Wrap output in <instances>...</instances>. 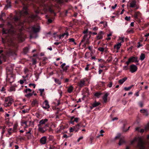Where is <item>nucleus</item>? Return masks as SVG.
<instances>
[{"instance_id":"nucleus-36","label":"nucleus","mask_w":149,"mask_h":149,"mask_svg":"<svg viewBox=\"0 0 149 149\" xmlns=\"http://www.w3.org/2000/svg\"><path fill=\"white\" fill-rule=\"evenodd\" d=\"M47 9L49 10V11L51 13H54V11L53 10L51 9V8H50L49 7H48Z\"/></svg>"},{"instance_id":"nucleus-17","label":"nucleus","mask_w":149,"mask_h":149,"mask_svg":"<svg viewBox=\"0 0 149 149\" xmlns=\"http://www.w3.org/2000/svg\"><path fill=\"white\" fill-rule=\"evenodd\" d=\"M100 104V102H96L95 101L91 104V106L90 107V108L91 109H92L93 108L99 106Z\"/></svg>"},{"instance_id":"nucleus-26","label":"nucleus","mask_w":149,"mask_h":149,"mask_svg":"<svg viewBox=\"0 0 149 149\" xmlns=\"http://www.w3.org/2000/svg\"><path fill=\"white\" fill-rule=\"evenodd\" d=\"M68 36V33L67 32H66L63 33L61 35H60L59 37H63L65 36V37H67Z\"/></svg>"},{"instance_id":"nucleus-56","label":"nucleus","mask_w":149,"mask_h":149,"mask_svg":"<svg viewBox=\"0 0 149 149\" xmlns=\"http://www.w3.org/2000/svg\"><path fill=\"white\" fill-rule=\"evenodd\" d=\"M88 29L84 31L83 32V33L84 34L88 33Z\"/></svg>"},{"instance_id":"nucleus-5","label":"nucleus","mask_w":149,"mask_h":149,"mask_svg":"<svg viewBox=\"0 0 149 149\" xmlns=\"http://www.w3.org/2000/svg\"><path fill=\"white\" fill-rule=\"evenodd\" d=\"M48 124H46L43 127H42V126H38V130L39 131L42 133L45 132L47 130L46 128L47 127H48Z\"/></svg>"},{"instance_id":"nucleus-42","label":"nucleus","mask_w":149,"mask_h":149,"mask_svg":"<svg viewBox=\"0 0 149 149\" xmlns=\"http://www.w3.org/2000/svg\"><path fill=\"white\" fill-rule=\"evenodd\" d=\"M70 132H72L73 131H74V127H73V128L70 127Z\"/></svg>"},{"instance_id":"nucleus-29","label":"nucleus","mask_w":149,"mask_h":149,"mask_svg":"<svg viewBox=\"0 0 149 149\" xmlns=\"http://www.w3.org/2000/svg\"><path fill=\"white\" fill-rule=\"evenodd\" d=\"M101 93L100 92H96L94 94V95L97 98H99L101 95Z\"/></svg>"},{"instance_id":"nucleus-54","label":"nucleus","mask_w":149,"mask_h":149,"mask_svg":"<svg viewBox=\"0 0 149 149\" xmlns=\"http://www.w3.org/2000/svg\"><path fill=\"white\" fill-rule=\"evenodd\" d=\"M144 129H140L139 130V132L141 133H143L144 132Z\"/></svg>"},{"instance_id":"nucleus-11","label":"nucleus","mask_w":149,"mask_h":149,"mask_svg":"<svg viewBox=\"0 0 149 149\" xmlns=\"http://www.w3.org/2000/svg\"><path fill=\"white\" fill-rule=\"evenodd\" d=\"M48 121V119L46 118L43 119L40 121L38 126H42V125L45 124Z\"/></svg>"},{"instance_id":"nucleus-14","label":"nucleus","mask_w":149,"mask_h":149,"mask_svg":"<svg viewBox=\"0 0 149 149\" xmlns=\"http://www.w3.org/2000/svg\"><path fill=\"white\" fill-rule=\"evenodd\" d=\"M65 65L66 64L64 63L61 65V67L64 71L66 72V71L69 68V66L68 65L65 66Z\"/></svg>"},{"instance_id":"nucleus-31","label":"nucleus","mask_w":149,"mask_h":149,"mask_svg":"<svg viewBox=\"0 0 149 149\" xmlns=\"http://www.w3.org/2000/svg\"><path fill=\"white\" fill-rule=\"evenodd\" d=\"M133 86V85L128 87H125L124 88V89L126 91H128L130 90V89Z\"/></svg>"},{"instance_id":"nucleus-46","label":"nucleus","mask_w":149,"mask_h":149,"mask_svg":"<svg viewBox=\"0 0 149 149\" xmlns=\"http://www.w3.org/2000/svg\"><path fill=\"white\" fill-rule=\"evenodd\" d=\"M112 83L111 82H110V84L107 85V86L109 88L112 87Z\"/></svg>"},{"instance_id":"nucleus-43","label":"nucleus","mask_w":149,"mask_h":149,"mask_svg":"<svg viewBox=\"0 0 149 149\" xmlns=\"http://www.w3.org/2000/svg\"><path fill=\"white\" fill-rule=\"evenodd\" d=\"M131 62V61L130 60V59L129 58L128 60V61L126 62V63L127 64V65Z\"/></svg>"},{"instance_id":"nucleus-52","label":"nucleus","mask_w":149,"mask_h":149,"mask_svg":"<svg viewBox=\"0 0 149 149\" xmlns=\"http://www.w3.org/2000/svg\"><path fill=\"white\" fill-rule=\"evenodd\" d=\"M117 6V4H116L114 6H112L111 7V8L112 9H114L116 8Z\"/></svg>"},{"instance_id":"nucleus-7","label":"nucleus","mask_w":149,"mask_h":149,"mask_svg":"<svg viewBox=\"0 0 149 149\" xmlns=\"http://www.w3.org/2000/svg\"><path fill=\"white\" fill-rule=\"evenodd\" d=\"M40 29V27L38 25L34 26L31 28L32 30L36 33L39 32Z\"/></svg>"},{"instance_id":"nucleus-47","label":"nucleus","mask_w":149,"mask_h":149,"mask_svg":"<svg viewBox=\"0 0 149 149\" xmlns=\"http://www.w3.org/2000/svg\"><path fill=\"white\" fill-rule=\"evenodd\" d=\"M33 64L34 65L36 63V60L35 59H33Z\"/></svg>"},{"instance_id":"nucleus-3","label":"nucleus","mask_w":149,"mask_h":149,"mask_svg":"<svg viewBox=\"0 0 149 149\" xmlns=\"http://www.w3.org/2000/svg\"><path fill=\"white\" fill-rule=\"evenodd\" d=\"M13 102V99L10 97H8L5 98L4 105L5 107H9L11 105Z\"/></svg>"},{"instance_id":"nucleus-51","label":"nucleus","mask_w":149,"mask_h":149,"mask_svg":"<svg viewBox=\"0 0 149 149\" xmlns=\"http://www.w3.org/2000/svg\"><path fill=\"white\" fill-rule=\"evenodd\" d=\"M138 45L137 46V47L138 48H139L140 47H141L142 46V45L140 44L139 42H138Z\"/></svg>"},{"instance_id":"nucleus-9","label":"nucleus","mask_w":149,"mask_h":149,"mask_svg":"<svg viewBox=\"0 0 149 149\" xmlns=\"http://www.w3.org/2000/svg\"><path fill=\"white\" fill-rule=\"evenodd\" d=\"M42 107L44 109H48L49 107V106L48 104V101L47 100H45L42 104Z\"/></svg>"},{"instance_id":"nucleus-25","label":"nucleus","mask_w":149,"mask_h":149,"mask_svg":"<svg viewBox=\"0 0 149 149\" xmlns=\"http://www.w3.org/2000/svg\"><path fill=\"white\" fill-rule=\"evenodd\" d=\"M73 89V87L72 86H71L68 89V92L69 93H71Z\"/></svg>"},{"instance_id":"nucleus-44","label":"nucleus","mask_w":149,"mask_h":149,"mask_svg":"<svg viewBox=\"0 0 149 149\" xmlns=\"http://www.w3.org/2000/svg\"><path fill=\"white\" fill-rule=\"evenodd\" d=\"M89 64H87L86 65V67L85 68V70L86 71H88L89 68Z\"/></svg>"},{"instance_id":"nucleus-1","label":"nucleus","mask_w":149,"mask_h":149,"mask_svg":"<svg viewBox=\"0 0 149 149\" xmlns=\"http://www.w3.org/2000/svg\"><path fill=\"white\" fill-rule=\"evenodd\" d=\"M7 29L4 28L2 29V33L6 34H10L13 35L17 34L16 30L13 27L11 24L10 22H8L7 25Z\"/></svg>"},{"instance_id":"nucleus-22","label":"nucleus","mask_w":149,"mask_h":149,"mask_svg":"<svg viewBox=\"0 0 149 149\" xmlns=\"http://www.w3.org/2000/svg\"><path fill=\"white\" fill-rule=\"evenodd\" d=\"M140 111L141 113L143 114L144 115L146 116H147L148 115V113L146 110L145 109H141Z\"/></svg>"},{"instance_id":"nucleus-15","label":"nucleus","mask_w":149,"mask_h":149,"mask_svg":"<svg viewBox=\"0 0 149 149\" xmlns=\"http://www.w3.org/2000/svg\"><path fill=\"white\" fill-rule=\"evenodd\" d=\"M83 42H84V45L88 44L89 43V41L88 38H83L80 43Z\"/></svg>"},{"instance_id":"nucleus-19","label":"nucleus","mask_w":149,"mask_h":149,"mask_svg":"<svg viewBox=\"0 0 149 149\" xmlns=\"http://www.w3.org/2000/svg\"><path fill=\"white\" fill-rule=\"evenodd\" d=\"M136 6V1L135 0H134L131 1L130 3V7L131 8H134Z\"/></svg>"},{"instance_id":"nucleus-32","label":"nucleus","mask_w":149,"mask_h":149,"mask_svg":"<svg viewBox=\"0 0 149 149\" xmlns=\"http://www.w3.org/2000/svg\"><path fill=\"white\" fill-rule=\"evenodd\" d=\"M54 81L56 83L58 84L59 85L61 83V81L58 79H55Z\"/></svg>"},{"instance_id":"nucleus-33","label":"nucleus","mask_w":149,"mask_h":149,"mask_svg":"<svg viewBox=\"0 0 149 149\" xmlns=\"http://www.w3.org/2000/svg\"><path fill=\"white\" fill-rule=\"evenodd\" d=\"M105 49L102 47H99L98 48V50L100 52H103L104 51Z\"/></svg>"},{"instance_id":"nucleus-35","label":"nucleus","mask_w":149,"mask_h":149,"mask_svg":"<svg viewBox=\"0 0 149 149\" xmlns=\"http://www.w3.org/2000/svg\"><path fill=\"white\" fill-rule=\"evenodd\" d=\"M103 34V32L102 31H100L98 35L97 36V37H102V36L101 35Z\"/></svg>"},{"instance_id":"nucleus-50","label":"nucleus","mask_w":149,"mask_h":149,"mask_svg":"<svg viewBox=\"0 0 149 149\" xmlns=\"http://www.w3.org/2000/svg\"><path fill=\"white\" fill-rule=\"evenodd\" d=\"M14 20L16 21H18L19 19V18L18 17H15L14 18Z\"/></svg>"},{"instance_id":"nucleus-4","label":"nucleus","mask_w":149,"mask_h":149,"mask_svg":"<svg viewBox=\"0 0 149 149\" xmlns=\"http://www.w3.org/2000/svg\"><path fill=\"white\" fill-rule=\"evenodd\" d=\"M27 7L24 6L23 7V10L20 12L19 14L21 16L27 15L28 14L27 11Z\"/></svg>"},{"instance_id":"nucleus-62","label":"nucleus","mask_w":149,"mask_h":149,"mask_svg":"<svg viewBox=\"0 0 149 149\" xmlns=\"http://www.w3.org/2000/svg\"><path fill=\"white\" fill-rule=\"evenodd\" d=\"M98 29V28L97 27H95L93 28V30L94 31H96Z\"/></svg>"},{"instance_id":"nucleus-53","label":"nucleus","mask_w":149,"mask_h":149,"mask_svg":"<svg viewBox=\"0 0 149 149\" xmlns=\"http://www.w3.org/2000/svg\"><path fill=\"white\" fill-rule=\"evenodd\" d=\"M83 136H81V137H80L77 140V142H79L80 140H81L82 139H83Z\"/></svg>"},{"instance_id":"nucleus-57","label":"nucleus","mask_w":149,"mask_h":149,"mask_svg":"<svg viewBox=\"0 0 149 149\" xmlns=\"http://www.w3.org/2000/svg\"><path fill=\"white\" fill-rule=\"evenodd\" d=\"M60 43H61V42H55L54 43V44L55 45H58Z\"/></svg>"},{"instance_id":"nucleus-8","label":"nucleus","mask_w":149,"mask_h":149,"mask_svg":"<svg viewBox=\"0 0 149 149\" xmlns=\"http://www.w3.org/2000/svg\"><path fill=\"white\" fill-rule=\"evenodd\" d=\"M121 42H118L116 45L114 46V48L115 49H116L118 50L119 49L121 46V43L123 42V38H121Z\"/></svg>"},{"instance_id":"nucleus-45","label":"nucleus","mask_w":149,"mask_h":149,"mask_svg":"<svg viewBox=\"0 0 149 149\" xmlns=\"http://www.w3.org/2000/svg\"><path fill=\"white\" fill-rule=\"evenodd\" d=\"M130 17L126 16L125 17V19L127 21H129L130 20Z\"/></svg>"},{"instance_id":"nucleus-34","label":"nucleus","mask_w":149,"mask_h":149,"mask_svg":"<svg viewBox=\"0 0 149 149\" xmlns=\"http://www.w3.org/2000/svg\"><path fill=\"white\" fill-rule=\"evenodd\" d=\"M33 94L31 93H29L25 95V96L27 98H29Z\"/></svg>"},{"instance_id":"nucleus-20","label":"nucleus","mask_w":149,"mask_h":149,"mask_svg":"<svg viewBox=\"0 0 149 149\" xmlns=\"http://www.w3.org/2000/svg\"><path fill=\"white\" fill-rule=\"evenodd\" d=\"M81 126V125H80V124H78L76 125L74 127V131L75 132H77L79 129L80 127Z\"/></svg>"},{"instance_id":"nucleus-39","label":"nucleus","mask_w":149,"mask_h":149,"mask_svg":"<svg viewBox=\"0 0 149 149\" xmlns=\"http://www.w3.org/2000/svg\"><path fill=\"white\" fill-rule=\"evenodd\" d=\"M28 91L31 92V90L30 88H26L24 90V92L27 93Z\"/></svg>"},{"instance_id":"nucleus-30","label":"nucleus","mask_w":149,"mask_h":149,"mask_svg":"<svg viewBox=\"0 0 149 149\" xmlns=\"http://www.w3.org/2000/svg\"><path fill=\"white\" fill-rule=\"evenodd\" d=\"M29 51V48L28 47H26L24 49V52L25 54H26Z\"/></svg>"},{"instance_id":"nucleus-12","label":"nucleus","mask_w":149,"mask_h":149,"mask_svg":"<svg viewBox=\"0 0 149 149\" xmlns=\"http://www.w3.org/2000/svg\"><path fill=\"white\" fill-rule=\"evenodd\" d=\"M47 141V137L45 136H44L42 137L40 140V142L42 144H45L46 143Z\"/></svg>"},{"instance_id":"nucleus-6","label":"nucleus","mask_w":149,"mask_h":149,"mask_svg":"<svg viewBox=\"0 0 149 149\" xmlns=\"http://www.w3.org/2000/svg\"><path fill=\"white\" fill-rule=\"evenodd\" d=\"M137 69V66L134 65H132L130 66V71L132 73L136 72Z\"/></svg>"},{"instance_id":"nucleus-2","label":"nucleus","mask_w":149,"mask_h":149,"mask_svg":"<svg viewBox=\"0 0 149 149\" xmlns=\"http://www.w3.org/2000/svg\"><path fill=\"white\" fill-rule=\"evenodd\" d=\"M138 142L137 144L138 147L140 149H145L144 143L140 138H135L131 141V144H133L134 142Z\"/></svg>"},{"instance_id":"nucleus-55","label":"nucleus","mask_w":149,"mask_h":149,"mask_svg":"<svg viewBox=\"0 0 149 149\" xmlns=\"http://www.w3.org/2000/svg\"><path fill=\"white\" fill-rule=\"evenodd\" d=\"M127 32L129 33H133V30L131 29L130 30H128L127 31Z\"/></svg>"},{"instance_id":"nucleus-48","label":"nucleus","mask_w":149,"mask_h":149,"mask_svg":"<svg viewBox=\"0 0 149 149\" xmlns=\"http://www.w3.org/2000/svg\"><path fill=\"white\" fill-rule=\"evenodd\" d=\"M70 42H74V40L73 38H71L69 39Z\"/></svg>"},{"instance_id":"nucleus-40","label":"nucleus","mask_w":149,"mask_h":149,"mask_svg":"<svg viewBox=\"0 0 149 149\" xmlns=\"http://www.w3.org/2000/svg\"><path fill=\"white\" fill-rule=\"evenodd\" d=\"M12 130V128H9L8 130V134L9 135H10L11 134L12 132H11V131Z\"/></svg>"},{"instance_id":"nucleus-58","label":"nucleus","mask_w":149,"mask_h":149,"mask_svg":"<svg viewBox=\"0 0 149 149\" xmlns=\"http://www.w3.org/2000/svg\"><path fill=\"white\" fill-rule=\"evenodd\" d=\"M123 69L125 70H127V65L124 66L123 67Z\"/></svg>"},{"instance_id":"nucleus-60","label":"nucleus","mask_w":149,"mask_h":149,"mask_svg":"<svg viewBox=\"0 0 149 149\" xmlns=\"http://www.w3.org/2000/svg\"><path fill=\"white\" fill-rule=\"evenodd\" d=\"M79 118H76L74 119V121L76 122L77 123V122Z\"/></svg>"},{"instance_id":"nucleus-59","label":"nucleus","mask_w":149,"mask_h":149,"mask_svg":"<svg viewBox=\"0 0 149 149\" xmlns=\"http://www.w3.org/2000/svg\"><path fill=\"white\" fill-rule=\"evenodd\" d=\"M145 129L146 130L149 129V125H148L145 127Z\"/></svg>"},{"instance_id":"nucleus-63","label":"nucleus","mask_w":149,"mask_h":149,"mask_svg":"<svg viewBox=\"0 0 149 149\" xmlns=\"http://www.w3.org/2000/svg\"><path fill=\"white\" fill-rule=\"evenodd\" d=\"M139 105L141 107H142L143 106V104L142 102H140L139 103Z\"/></svg>"},{"instance_id":"nucleus-18","label":"nucleus","mask_w":149,"mask_h":149,"mask_svg":"<svg viewBox=\"0 0 149 149\" xmlns=\"http://www.w3.org/2000/svg\"><path fill=\"white\" fill-rule=\"evenodd\" d=\"M141 16V14L139 12H135L134 15V17L135 19H138Z\"/></svg>"},{"instance_id":"nucleus-24","label":"nucleus","mask_w":149,"mask_h":149,"mask_svg":"<svg viewBox=\"0 0 149 149\" xmlns=\"http://www.w3.org/2000/svg\"><path fill=\"white\" fill-rule=\"evenodd\" d=\"M28 17L30 18L31 19H33L37 17V15H28Z\"/></svg>"},{"instance_id":"nucleus-27","label":"nucleus","mask_w":149,"mask_h":149,"mask_svg":"<svg viewBox=\"0 0 149 149\" xmlns=\"http://www.w3.org/2000/svg\"><path fill=\"white\" fill-rule=\"evenodd\" d=\"M145 56L144 54H141L140 57V59L141 61L143 60L145 58Z\"/></svg>"},{"instance_id":"nucleus-61","label":"nucleus","mask_w":149,"mask_h":149,"mask_svg":"<svg viewBox=\"0 0 149 149\" xmlns=\"http://www.w3.org/2000/svg\"><path fill=\"white\" fill-rule=\"evenodd\" d=\"M61 130V128H60L59 129L58 128L57 129V132L58 133L60 132V131Z\"/></svg>"},{"instance_id":"nucleus-49","label":"nucleus","mask_w":149,"mask_h":149,"mask_svg":"<svg viewBox=\"0 0 149 149\" xmlns=\"http://www.w3.org/2000/svg\"><path fill=\"white\" fill-rule=\"evenodd\" d=\"M29 85L30 86H33L34 88H35L36 86L35 84H30Z\"/></svg>"},{"instance_id":"nucleus-64","label":"nucleus","mask_w":149,"mask_h":149,"mask_svg":"<svg viewBox=\"0 0 149 149\" xmlns=\"http://www.w3.org/2000/svg\"><path fill=\"white\" fill-rule=\"evenodd\" d=\"M103 71V70H99L98 71L99 74H100Z\"/></svg>"},{"instance_id":"nucleus-38","label":"nucleus","mask_w":149,"mask_h":149,"mask_svg":"<svg viewBox=\"0 0 149 149\" xmlns=\"http://www.w3.org/2000/svg\"><path fill=\"white\" fill-rule=\"evenodd\" d=\"M39 91H40V95H42V93L44 91V89H39Z\"/></svg>"},{"instance_id":"nucleus-41","label":"nucleus","mask_w":149,"mask_h":149,"mask_svg":"<svg viewBox=\"0 0 149 149\" xmlns=\"http://www.w3.org/2000/svg\"><path fill=\"white\" fill-rule=\"evenodd\" d=\"M10 90L11 91H15V88L14 87H11L10 88Z\"/></svg>"},{"instance_id":"nucleus-13","label":"nucleus","mask_w":149,"mask_h":149,"mask_svg":"<svg viewBox=\"0 0 149 149\" xmlns=\"http://www.w3.org/2000/svg\"><path fill=\"white\" fill-rule=\"evenodd\" d=\"M23 22H19V27H17V28L18 29V30L20 33L22 30L24 29V27L23 26Z\"/></svg>"},{"instance_id":"nucleus-23","label":"nucleus","mask_w":149,"mask_h":149,"mask_svg":"<svg viewBox=\"0 0 149 149\" xmlns=\"http://www.w3.org/2000/svg\"><path fill=\"white\" fill-rule=\"evenodd\" d=\"M127 77H125L121 79H120L118 81V83L120 84H123L126 80H127Z\"/></svg>"},{"instance_id":"nucleus-16","label":"nucleus","mask_w":149,"mask_h":149,"mask_svg":"<svg viewBox=\"0 0 149 149\" xmlns=\"http://www.w3.org/2000/svg\"><path fill=\"white\" fill-rule=\"evenodd\" d=\"M85 85V81L82 80L78 83V86L81 88L83 87Z\"/></svg>"},{"instance_id":"nucleus-28","label":"nucleus","mask_w":149,"mask_h":149,"mask_svg":"<svg viewBox=\"0 0 149 149\" xmlns=\"http://www.w3.org/2000/svg\"><path fill=\"white\" fill-rule=\"evenodd\" d=\"M124 143H125V141H124V139L123 138H121L120 139V140L119 142L118 143V144L119 146H121Z\"/></svg>"},{"instance_id":"nucleus-37","label":"nucleus","mask_w":149,"mask_h":149,"mask_svg":"<svg viewBox=\"0 0 149 149\" xmlns=\"http://www.w3.org/2000/svg\"><path fill=\"white\" fill-rule=\"evenodd\" d=\"M121 136V134L120 133H118L117 134V136L115 137V139H117L119 138Z\"/></svg>"},{"instance_id":"nucleus-10","label":"nucleus","mask_w":149,"mask_h":149,"mask_svg":"<svg viewBox=\"0 0 149 149\" xmlns=\"http://www.w3.org/2000/svg\"><path fill=\"white\" fill-rule=\"evenodd\" d=\"M131 62L138 63L139 60L138 58L136 56H132L129 58Z\"/></svg>"},{"instance_id":"nucleus-21","label":"nucleus","mask_w":149,"mask_h":149,"mask_svg":"<svg viewBox=\"0 0 149 149\" xmlns=\"http://www.w3.org/2000/svg\"><path fill=\"white\" fill-rule=\"evenodd\" d=\"M109 94L107 93H105L103 97V100L104 102L106 103L107 101V97Z\"/></svg>"}]
</instances>
